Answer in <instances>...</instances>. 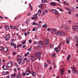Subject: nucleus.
Here are the masks:
<instances>
[{
	"mask_svg": "<svg viewBox=\"0 0 78 78\" xmlns=\"http://www.w3.org/2000/svg\"><path fill=\"white\" fill-rule=\"evenodd\" d=\"M41 52H36L35 53V56L37 57V58H38V59L39 61L41 60Z\"/></svg>",
	"mask_w": 78,
	"mask_h": 78,
	"instance_id": "nucleus-1",
	"label": "nucleus"
},
{
	"mask_svg": "<svg viewBox=\"0 0 78 78\" xmlns=\"http://www.w3.org/2000/svg\"><path fill=\"white\" fill-rule=\"evenodd\" d=\"M12 64H13V62H12V61H11L8 63L7 65L9 68H10V67H11L12 66Z\"/></svg>",
	"mask_w": 78,
	"mask_h": 78,
	"instance_id": "nucleus-2",
	"label": "nucleus"
},
{
	"mask_svg": "<svg viewBox=\"0 0 78 78\" xmlns=\"http://www.w3.org/2000/svg\"><path fill=\"white\" fill-rule=\"evenodd\" d=\"M49 39H46L44 41V43L45 44L46 46L47 47L49 45Z\"/></svg>",
	"mask_w": 78,
	"mask_h": 78,
	"instance_id": "nucleus-3",
	"label": "nucleus"
},
{
	"mask_svg": "<svg viewBox=\"0 0 78 78\" xmlns=\"http://www.w3.org/2000/svg\"><path fill=\"white\" fill-rule=\"evenodd\" d=\"M51 11L52 12L55 14V15H58V11H57V10L56 9H52Z\"/></svg>",
	"mask_w": 78,
	"mask_h": 78,
	"instance_id": "nucleus-4",
	"label": "nucleus"
},
{
	"mask_svg": "<svg viewBox=\"0 0 78 78\" xmlns=\"http://www.w3.org/2000/svg\"><path fill=\"white\" fill-rule=\"evenodd\" d=\"M71 68L72 69V73H73L74 74H76V70H75V67H71Z\"/></svg>",
	"mask_w": 78,
	"mask_h": 78,
	"instance_id": "nucleus-5",
	"label": "nucleus"
},
{
	"mask_svg": "<svg viewBox=\"0 0 78 78\" xmlns=\"http://www.w3.org/2000/svg\"><path fill=\"white\" fill-rule=\"evenodd\" d=\"M62 28L63 29H65L66 30V31H67V30H69V27H67V25L66 24L63 25L62 26Z\"/></svg>",
	"mask_w": 78,
	"mask_h": 78,
	"instance_id": "nucleus-6",
	"label": "nucleus"
},
{
	"mask_svg": "<svg viewBox=\"0 0 78 78\" xmlns=\"http://www.w3.org/2000/svg\"><path fill=\"white\" fill-rule=\"evenodd\" d=\"M73 29L76 31H78V26H73Z\"/></svg>",
	"mask_w": 78,
	"mask_h": 78,
	"instance_id": "nucleus-7",
	"label": "nucleus"
},
{
	"mask_svg": "<svg viewBox=\"0 0 78 78\" xmlns=\"http://www.w3.org/2000/svg\"><path fill=\"white\" fill-rule=\"evenodd\" d=\"M9 38V35H6L5 37V39L6 41H8Z\"/></svg>",
	"mask_w": 78,
	"mask_h": 78,
	"instance_id": "nucleus-8",
	"label": "nucleus"
},
{
	"mask_svg": "<svg viewBox=\"0 0 78 78\" xmlns=\"http://www.w3.org/2000/svg\"><path fill=\"white\" fill-rule=\"evenodd\" d=\"M30 60L32 61H34L35 59V57L34 56L31 55L30 56Z\"/></svg>",
	"mask_w": 78,
	"mask_h": 78,
	"instance_id": "nucleus-9",
	"label": "nucleus"
},
{
	"mask_svg": "<svg viewBox=\"0 0 78 78\" xmlns=\"http://www.w3.org/2000/svg\"><path fill=\"white\" fill-rule=\"evenodd\" d=\"M2 69L3 70H6L8 69V67L5 65H4L2 66Z\"/></svg>",
	"mask_w": 78,
	"mask_h": 78,
	"instance_id": "nucleus-10",
	"label": "nucleus"
},
{
	"mask_svg": "<svg viewBox=\"0 0 78 78\" xmlns=\"http://www.w3.org/2000/svg\"><path fill=\"white\" fill-rule=\"evenodd\" d=\"M50 5H51V6H55L56 5V3L54 2H51L50 3Z\"/></svg>",
	"mask_w": 78,
	"mask_h": 78,
	"instance_id": "nucleus-11",
	"label": "nucleus"
},
{
	"mask_svg": "<svg viewBox=\"0 0 78 78\" xmlns=\"http://www.w3.org/2000/svg\"><path fill=\"white\" fill-rule=\"evenodd\" d=\"M8 48H6V47L4 48L3 49V52H5V53H6V52H7L8 51Z\"/></svg>",
	"mask_w": 78,
	"mask_h": 78,
	"instance_id": "nucleus-12",
	"label": "nucleus"
},
{
	"mask_svg": "<svg viewBox=\"0 0 78 78\" xmlns=\"http://www.w3.org/2000/svg\"><path fill=\"white\" fill-rule=\"evenodd\" d=\"M38 45L40 47H42L43 45V44L41 41H40L38 43Z\"/></svg>",
	"mask_w": 78,
	"mask_h": 78,
	"instance_id": "nucleus-13",
	"label": "nucleus"
},
{
	"mask_svg": "<svg viewBox=\"0 0 78 78\" xmlns=\"http://www.w3.org/2000/svg\"><path fill=\"white\" fill-rule=\"evenodd\" d=\"M31 73V71H30L27 70L26 72V74L27 75H29Z\"/></svg>",
	"mask_w": 78,
	"mask_h": 78,
	"instance_id": "nucleus-14",
	"label": "nucleus"
},
{
	"mask_svg": "<svg viewBox=\"0 0 78 78\" xmlns=\"http://www.w3.org/2000/svg\"><path fill=\"white\" fill-rule=\"evenodd\" d=\"M41 12H42V10H41V9H40L37 12V14L38 16H40L41 15Z\"/></svg>",
	"mask_w": 78,
	"mask_h": 78,
	"instance_id": "nucleus-15",
	"label": "nucleus"
},
{
	"mask_svg": "<svg viewBox=\"0 0 78 78\" xmlns=\"http://www.w3.org/2000/svg\"><path fill=\"white\" fill-rule=\"evenodd\" d=\"M60 72L61 73V75H64V69H62L61 70Z\"/></svg>",
	"mask_w": 78,
	"mask_h": 78,
	"instance_id": "nucleus-16",
	"label": "nucleus"
},
{
	"mask_svg": "<svg viewBox=\"0 0 78 78\" xmlns=\"http://www.w3.org/2000/svg\"><path fill=\"white\" fill-rule=\"evenodd\" d=\"M70 57H71V55L70 54H69L68 55L67 58V61H69V59H70Z\"/></svg>",
	"mask_w": 78,
	"mask_h": 78,
	"instance_id": "nucleus-17",
	"label": "nucleus"
},
{
	"mask_svg": "<svg viewBox=\"0 0 78 78\" xmlns=\"http://www.w3.org/2000/svg\"><path fill=\"white\" fill-rule=\"evenodd\" d=\"M18 60H22V58L21 56L18 55L17 56Z\"/></svg>",
	"mask_w": 78,
	"mask_h": 78,
	"instance_id": "nucleus-18",
	"label": "nucleus"
},
{
	"mask_svg": "<svg viewBox=\"0 0 78 78\" xmlns=\"http://www.w3.org/2000/svg\"><path fill=\"white\" fill-rule=\"evenodd\" d=\"M55 34L56 35H61V32L57 31L55 33Z\"/></svg>",
	"mask_w": 78,
	"mask_h": 78,
	"instance_id": "nucleus-19",
	"label": "nucleus"
},
{
	"mask_svg": "<svg viewBox=\"0 0 78 78\" xmlns=\"http://www.w3.org/2000/svg\"><path fill=\"white\" fill-rule=\"evenodd\" d=\"M33 31H37V29L36 27H34L32 29Z\"/></svg>",
	"mask_w": 78,
	"mask_h": 78,
	"instance_id": "nucleus-20",
	"label": "nucleus"
},
{
	"mask_svg": "<svg viewBox=\"0 0 78 78\" xmlns=\"http://www.w3.org/2000/svg\"><path fill=\"white\" fill-rule=\"evenodd\" d=\"M32 76H34V77H35L36 76V73L35 72H33L32 73Z\"/></svg>",
	"mask_w": 78,
	"mask_h": 78,
	"instance_id": "nucleus-21",
	"label": "nucleus"
},
{
	"mask_svg": "<svg viewBox=\"0 0 78 78\" xmlns=\"http://www.w3.org/2000/svg\"><path fill=\"white\" fill-rule=\"evenodd\" d=\"M74 39H75V41H76V42H78V38L76 37H74Z\"/></svg>",
	"mask_w": 78,
	"mask_h": 78,
	"instance_id": "nucleus-22",
	"label": "nucleus"
},
{
	"mask_svg": "<svg viewBox=\"0 0 78 78\" xmlns=\"http://www.w3.org/2000/svg\"><path fill=\"white\" fill-rule=\"evenodd\" d=\"M44 27H45L46 28H47V24L46 23H45L44 25H43L42 27L44 28Z\"/></svg>",
	"mask_w": 78,
	"mask_h": 78,
	"instance_id": "nucleus-23",
	"label": "nucleus"
},
{
	"mask_svg": "<svg viewBox=\"0 0 78 78\" xmlns=\"http://www.w3.org/2000/svg\"><path fill=\"white\" fill-rule=\"evenodd\" d=\"M22 60H18L17 61L18 63L20 64H21V62H22Z\"/></svg>",
	"mask_w": 78,
	"mask_h": 78,
	"instance_id": "nucleus-24",
	"label": "nucleus"
},
{
	"mask_svg": "<svg viewBox=\"0 0 78 78\" xmlns=\"http://www.w3.org/2000/svg\"><path fill=\"white\" fill-rule=\"evenodd\" d=\"M65 34H65V33L64 32H61V34L60 35H61V36H64V35H65Z\"/></svg>",
	"mask_w": 78,
	"mask_h": 78,
	"instance_id": "nucleus-25",
	"label": "nucleus"
},
{
	"mask_svg": "<svg viewBox=\"0 0 78 78\" xmlns=\"http://www.w3.org/2000/svg\"><path fill=\"white\" fill-rule=\"evenodd\" d=\"M20 74L18 73L17 76V77L18 78H20Z\"/></svg>",
	"mask_w": 78,
	"mask_h": 78,
	"instance_id": "nucleus-26",
	"label": "nucleus"
},
{
	"mask_svg": "<svg viewBox=\"0 0 78 78\" xmlns=\"http://www.w3.org/2000/svg\"><path fill=\"white\" fill-rule=\"evenodd\" d=\"M37 18V14H35L34 16V20H36Z\"/></svg>",
	"mask_w": 78,
	"mask_h": 78,
	"instance_id": "nucleus-27",
	"label": "nucleus"
},
{
	"mask_svg": "<svg viewBox=\"0 0 78 78\" xmlns=\"http://www.w3.org/2000/svg\"><path fill=\"white\" fill-rule=\"evenodd\" d=\"M43 14L41 15V16H44L45 14V10H44L42 13Z\"/></svg>",
	"mask_w": 78,
	"mask_h": 78,
	"instance_id": "nucleus-28",
	"label": "nucleus"
},
{
	"mask_svg": "<svg viewBox=\"0 0 78 78\" xmlns=\"http://www.w3.org/2000/svg\"><path fill=\"white\" fill-rule=\"evenodd\" d=\"M11 76L12 77H14V76H17V74H12V75H11Z\"/></svg>",
	"mask_w": 78,
	"mask_h": 78,
	"instance_id": "nucleus-29",
	"label": "nucleus"
},
{
	"mask_svg": "<svg viewBox=\"0 0 78 78\" xmlns=\"http://www.w3.org/2000/svg\"><path fill=\"white\" fill-rule=\"evenodd\" d=\"M56 29H51V31H52V32H55L56 31Z\"/></svg>",
	"mask_w": 78,
	"mask_h": 78,
	"instance_id": "nucleus-30",
	"label": "nucleus"
},
{
	"mask_svg": "<svg viewBox=\"0 0 78 78\" xmlns=\"http://www.w3.org/2000/svg\"><path fill=\"white\" fill-rule=\"evenodd\" d=\"M55 55H56V54L53 53L52 55V57L53 58H55Z\"/></svg>",
	"mask_w": 78,
	"mask_h": 78,
	"instance_id": "nucleus-31",
	"label": "nucleus"
},
{
	"mask_svg": "<svg viewBox=\"0 0 78 78\" xmlns=\"http://www.w3.org/2000/svg\"><path fill=\"white\" fill-rule=\"evenodd\" d=\"M47 1L46 0H42L41 2L42 3H45V2Z\"/></svg>",
	"mask_w": 78,
	"mask_h": 78,
	"instance_id": "nucleus-32",
	"label": "nucleus"
},
{
	"mask_svg": "<svg viewBox=\"0 0 78 78\" xmlns=\"http://www.w3.org/2000/svg\"><path fill=\"white\" fill-rule=\"evenodd\" d=\"M44 67H45V68H46V67H47L48 66V64H47V63L44 64Z\"/></svg>",
	"mask_w": 78,
	"mask_h": 78,
	"instance_id": "nucleus-33",
	"label": "nucleus"
},
{
	"mask_svg": "<svg viewBox=\"0 0 78 78\" xmlns=\"http://www.w3.org/2000/svg\"><path fill=\"white\" fill-rule=\"evenodd\" d=\"M10 27L12 29H15V26H12L11 25H10Z\"/></svg>",
	"mask_w": 78,
	"mask_h": 78,
	"instance_id": "nucleus-34",
	"label": "nucleus"
},
{
	"mask_svg": "<svg viewBox=\"0 0 78 78\" xmlns=\"http://www.w3.org/2000/svg\"><path fill=\"white\" fill-rule=\"evenodd\" d=\"M31 60V59L30 58H28L27 60L26 61V62L27 63H28V62H30V61Z\"/></svg>",
	"mask_w": 78,
	"mask_h": 78,
	"instance_id": "nucleus-35",
	"label": "nucleus"
},
{
	"mask_svg": "<svg viewBox=\"0 0 78 78\" xmlns=\"http://www.w3.org/2000/svg\"><path fill=\"white\" fill-rule=\"evenodd\" d=\"M31 48H32V47L31 46L30 48H29L28 49V50L29 51H31Z\"/></svg>",
	"mask_w": 78,
	"mask_h": 78,
	"instance_id": "nucleus-36",
	"label": "nucleus"
},
{
	"mask_svg": "<svg viewBox=\"0 0 78 78\" xmlns=\"http://www.w3.org/2000/svg\"><path fill=\"white\" fill-rule=\"evenodd\" d=\"M58 50H61V47L60 45L58 46Z\"/></svg>",
	"mask_w": 78,
	"mask_h": 78,
	"instance_id": "nucleus-37",
	"label": "nucleus"
},
{
	"mask_svg": "<svg viewBox=\"0 0 78 78\" xmlns=\"http://www.w3.org/2000/svg\"><path fill=\"white\" fill-rule=\"evenodd\" d=\"M9 27L8 26H6V30H9Z\"/></svg>",
	"mask_w": 78,
	"mask_h": 78,
	"instance_id": "nucleus-38",
	"label": "nucleus"
},
{
	"mask_svg": "<svg viewBox=\"0 0 78 78\" xmlns=\"http://www.w3.org/2000/svg\"><path fill=\"white\" fill-rule=\"evenodd\" d=\"M54 45L52 44H50V47L51 48H53V47Z\"/></svg>",
	"mask_w": 78,
	"mask_h": 78,
	"instance_id": "nucleus-39",
	"label": "nucleus"
},
{
	"mask_svg": "<svg viewBox=\"0 0 78 78\" xmlns=\"http://www.w3.org/2000/svg\"><path fill=\"white\" fill-rule=\"evenodd\" d=\"M32 25H37V23H35V22H34L33 23H32Z\"/></svg>",
	"mask_w": 78,
	"mask_h": 78,
	"instance_id": "nucleus-40",
	"label": "nucleus"
},
{
	"mask_svg": "<svg viewBox=\"0 0 78 78\" xmlns=\"http://www.w3.org/2000/svg\"><path fill=\"white\" fill-rule=\"evenodd\" d=\"M41 25L40 24H38L37 25V27L38 28H41Z\"/></svg>",
	"mask_w": 78,
	"mask_h": 78,
	"instance_id": "nucleus-41",
	"label": "nucleus"
},
{
	"mask_svg": "<svg viewBox=\"0 0 78 78\" xmlns=\"http://www.w3.org/2000/svg\"><path fill=\"white\" fill-rule=\"evenodd\" d=\"M26 43V40H25L24 41H23L22 42V44H25Z\"/></svg>",
	"mask_w": 78,
	"mask_h": 78,
	"instance_id": "nucleus-42",
	"label": "nucleus"
},
{
	"mask_svg": "<svg viewBox=\"0 0 78 78\" xmlns=\"http://www.w3.org/2000/svg\"><path fill=\"white\" fill-rule=\"evenodd\" d=\"M13 46L15 48H16V45L14 43H13Z\"/></svg>",
	"mask_w": 78,
	"mask_h": 78,
	"instance_id": "nucleus-43",
	"label": "nucleus"
},
{
	"mask_svg": "<svg viewBox=\"0 0 78 78\" xmlns=\"http://www.w3.org/2000/svg\"><path fill=\"white\" fill-rule=\"evenodd\" d=\"M15 66H16V67H18L19 65H18V64H17V63H15Z\"/></svg>",
	"mask_w": 78,
	"mask_h": 78,
	"instance_id": "nucleus-44",
	"label": "nucleus"
},
{
	"mask_svg": "<svg viewBox=\"0 0 78 78\" xmlns=\"http://www.w3.org/2000/svg\"><path fill=\"white\" fill-rule=\"evenodd\" d=\"M29 42L30 44H31L32 42V40H29Z\"/></svg>",
	"mask_w": 78,
	"mask_h": 78,
	"instance_id": "nucleus-45",
	"label": "nucleus"
},
{
	"mask_svg": "<svg viewBox=\"0 0 78 78\" xmlns=\"http://www.w3.org/2000/svg\"><path fill=\"white\" fill-rule=\"evenodd\" d=\"M12 55H16L17 54V53L14 52L13 53H12Z\"/></svg>",
	"mask_w": 78,
	"mask_h": 78,
	"instance_id": "nucleus-46",
	"label": "nucleus"
},
{
	"mask_svg": "<svg viewBox=\"0 0 78 78\" xmlns=\"http://www.w3.org/2000/svg\"><path fill=\"white\" fill-rule=\"evenodd\" d=\"M3 48V47L2 46H0V50H2Z\"/></svg>",
	"mask_w": 78,
	"mask_h": 78,
	"instance_id": "nucleus-47",
	"label": "nucleus"
},
{
	"mask_svg": "<svg viewBox=\"0 0 78 78\" xmlns=\"http://www.w3.org/2000/svg\"><path fill=\"white\" fill-rule=\"evenodd\" d=\"M66 39L67 40V41H70V40L69 38H67Z\"/></svg>",
	"mask_w": 78,
	"mask_h": 78,
	"instance_id": "nucleus-48",
	"label": "nucleus"
},
{
	"mask_svg": "<svg viewBox=\"0 0 78 78\" xmlns=\"http://www.w3.org/2000/svg\"><path fill=\"white\" fill-rule=\"evenodd\" d=\"M26 74V73H24V72L23 73V76H25Z\"/></svg>",
	"mask_w": 78,
	"mask_h": 78,
	"instance_id": "nucleus-49",
	"label": "nucleus"
},
{
	"mask_svg": "<svg viewBox=\"0 0 78 78\" xmlns=\"http://www.w3.org/2000/svg\"><path fill=\"white\" fill-rule=\"evenodd\" d=\"M9 74V73L8 72H5V75H8Z\"/></svg>",
	"mask_w": 78,
	"mask_h": 78,
	"instance_id": "nucleus-50",
	"label": "nucleus"
},
{
	"mask_svg": "<svg viewBox=\"0 0 78 78\" xmlns=\"http://www.w3.org/2000/svg\"><path fill=\"white\" fill-rule=\"evenodd\" d=\"M27 33L26 32H25L24 33V35L25 36H27Z\"/></svg>",
	"mask_w": 78,
	"mask_h": 78,
	"instance_id": "nucleus-51",
	"label": "nucleus"
},
{
	"mask_svg": "<svg viewBox=\"0 0 78 78\" xmlns=\"http://www.w3.org/2000/svg\"><path fill=\"white\" fill-rule=\"evenodd\" d=\"M47 62L48 64H50V60H48Z\"/></svg>",
	"mask_w": 78,
	"mask_h": 78,
	"instance_id": "nucleus-52",
	"label": "nucleus"
},
{
	"mask_svg": "<svg viewBox=\"0 0 78 78\" xmlns=\"http://www.w3.org/2000/svg\"><path fill=\"white\" fill-rule=\"evenodd\" d=\"M21 17V16L20 15V16H18V18L17 17V19H19V18H20Z\"/></svg>",
	"mask_w": 78,
	"mask_h": 78,
	"instance_id": "nucleus-53",
	"label": "nucleus"
},
{
	"mask_svg": "<svg viewBox=\"0 0 78 78\" xmlns=\"http://www.w3.org/2000/svg\"><path fill=\"white\" fill-rule=\"evenodd\" d=\"M31 15V13L29 12L28 13V14L27 15V16H30Z\"/></svg>",
	"mask_w": 78,
	"mask_h": 78,
	"instance_id": "nucleus-54",
	"label": "nucleus"
},
{
	"mask_svg": "<svg viewBox=\"0 0 78 78\" xmlns=\"http://www.w3.org/2000/svg\"><path fill=\"white\" fill-rule=\"evenodd\" d=\"M23 48H25V47H26V46H25V45H23Z\"/></svg>",
	"mask_w": 78,
	"mask_h": 78,
	"instance_id": "nucleus-55",
	"label": "nucleus"
},
{
	"mask_svg": "<svg viewBox=\"0 0 78 78\" xmlns=\"http://www.w3.org/2000/svg\"><path fill=\"white\" fill-rule=\"evenodd\" d=\"M25 64V62H22L21 63V65L22 66L23 65V64Z\"/></svg>",
	"mask_w": 78,
	"mask_h": 78,
	"instance_id": "nucleus-56",
	"label": "nucleus"
},
{
	"mask_svg": "<svg viewBox=\"0 0 78 78\" xmlns=\"http://www.w3.org/2000/svg\"><path fill=\"white\" fill-rule=\"evenodd\" d=\"M59 10L60 11H61L62 12V11H63V10L62 9H59Z\"/></svg>",
	"mask_w": 78,
	"mask_h": 78,
	"instance_id": "nucleus-57",
	"label": "nucleus"
},
{
	"mask_svg": "<svg viewBox=\"0 0 78 78\" xmlns=\"http://www.w3.org/2000/svg\"><path fill=\"white\" fill-rule=\"evenodd\" d=\"M28 59V58H24V60L25 61H26V60H27V59Z\"/></svg>",
	"mask_w": 78,
	"mask_h": 78,
	"instance_id": "nucleus-58",
	"label": "nucleus"
},
{
	"mask_svg": "<svg viewBox=\"0 0 78 78\" xmlns=\"http://www.w3.org/2000/svg\"><path fill=\"white\" fill-rule=\"evenodd\" d=\"M34 44H35V45H37V41H35L34 42Z\"/></svg>",
	"mask_w": 78,
	"mask_h": 78,
	"instance_id": "nucleus-59",
	"label": "nucleus"
},
{
	"mask_svg": "<svg viewBox=\"0 0 78 78\" xmlns=\"http://www.w3.org/2000/svg\"><path fill=\"white\" fill-rule=\"evenodd\" d=\"M68 72L69 73H70V70L69 69L68 70Z\"/></svg>",
	"mask_w": 78,
	"mask_h": 78,
	"instance_id": "nucleus-60",
	"label": "nucleus"
},
{
	"mask_svg": "<svg viewBox=\"0 0 78 78\" xmlns=\"http://www.w3.org/2000/svg\"><path fill=\"white\" fill-rule=\"evenodd\" d=\"M3 75H5V72H3L2 73Z\"/></svg>",
	"mask_w": 78,
	"mask_h": 78,
	"instance_id": "nucleus-61",
	"label": "nucleus"
},
{
	"mask_svg": "<svg viewBox=\"0 0 78 78\" xmlns=\"http://www.w3.org/2000/svg\"><path fill=\"white\" fill-rule=\"evenodd\" d=\"M66 43H67V44H69V41H67Z\"/></svg>",
	"mask_w": 78,
	"mask_h": 78,
	"instance_id": "nucleus-62",
	"label": "nucleus"
},
{
	"mask_svg": "<svg viewBox=\"0 0 78 78\" xmlns=\"http://www.w3.org/2000/svg\"><path fill=\"white\" fill-rule=\"evenodd\" d=\"M10 78V77H9V76H8L6 77V78Z\"/></svg>",
	"mask_w": 78,
	"mask_h": 78,
	"instance_id": "nucleus-63",
	"label": "nucleus"
},
{
	"mask_svg": "<svg viewBox=\"0 0 78 78\" xmlns=\"http://www.w3.org/2000/svg\"><path fill=\"white\" fill-rule=\"evenodd\" d=\"M76 47H77V48H78V44H76Z\"/></svg>",
	"mask_w": 78,
	"mask_h": 78,
	"instance_id": "nucleus-64",
	"label": "nucleus"
}]
</instances>
